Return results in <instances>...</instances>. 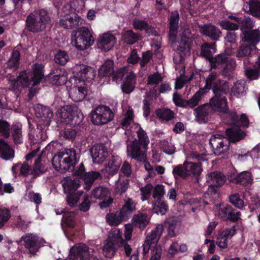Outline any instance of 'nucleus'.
Instances as JSON below:
<instances>
[{"mask_svg":"<svg viewBox=\"0 0 260 260\" xmlns=\"http://www.w3.org/2000/svg\"><path fill=\"white\" fill-rule=\"evenodd\" d=\"M134 117L131 107H123L121 126L125 131V135L127 137V153L133 158L138 161H144V166L148 172V177H153L156 175L154 169L149 162L145 161L147 146L149 140L140 126L134 123Z\"/></svg>","mask_w":260,"mask_h":260,"instance_id":"f257e3e1","label":"nucleus"},{"mask_svg":"<svg viewBox=\"0 0 260 260\" xmlns=\"http://www.w3.org/2000/svg\"><path fill=\"white\" fill-rule=\"evenodd\" d=\"M76 153L73 149H66L59 152L52 159V165L58 171H68L73 172L75 175L82 176L84 172V167L82 163L76 168Z\"/></svg>","mask_w":260,"mask_h":260,"instance_id":"f03ea898","label":"nucleus"},{"mask_svg":"<svg viewBox=\"0 0 260 260\" xmlns=\"http://www.w3.org/2000/svg\"><path fill=\"white\" fill-rule=\"evenodd\" d=\"M44 77L43 66L42 64L36 63L32 67V72L28 74L24 71L20 74L17 79L9 81L10 88L12 90L19 89L22 87H28L31 83V92H35L34 86L39 84Z\"/></svg>","mask_w":260,"mask_h":260,"instance_id":"7ed1b4c3","label":"nucleus"},{"mask_svg":"<svg viewBox=\"0 0 260 260\" xmlns=\"http://www.w3.org/2000/svg\"><path fill=\"white\" fill-rule=\"evenodd\" d=\"M229 139L219 134L213 135L210 140V144L215 155H220L226 153L229 149L230 141L237 142L242 139L245 135L239 133V128L228 129L226 131Z\"/></svg>","mask_w":260,"mask_h":260,"instance_id":"20e7f679","label":"nucleus"},{"mask_svg":"<svg viewBox=\"0 0 260 260\" xmlns=\"http://www.w3.org/2000/svg\"><path fill=\"white\" fill-rule=\"evenodd\" d=\"M163 230L164 225L162 224L157 225L150 235L147 236L143 245V252L144 254L147 253L149 249H151V257L150 260H160L162 250L161 247L157 243Z\"/></svg>","mask_w":260,"mask_h":260,"instance_id":"39448f33","label":"nucleus"},{"mask_svg":"<svg viewBox=\"0 0 260 260\" xmlns=\"http://www.w3.org/2000/svg\"><path fill=\"white\" fill-rule=\"evenodd\" d=\"M242 40L244 44L240 46L237 54L239 58L255 53V45L260 41L259 31L255 30L251 32L245 33Z\"/></svg>","mask_w":260,"mask_h":260,"instance_id":"423d86ee","label":"nucleus"},{"mask_svg":"<svg viewBox=\"0 0 260 260\" xmlns=\"http://www.w3.org/2000/svg\"><path fill=\"white\" fill-rule=\"evenodd\" d=\"M71 43L77 49L83 50L92 45L93 39L89 29L82 27L72 32Z\"/></svg>","mask_w":260,"mask_h":260,"instance_id":"0eeeda50","label":"nucleus"},{"mask_svg":"<svg viewBox=\"0 0 260 260\" xmlns=\"http://www.w3.org/2000/svg\"><path fill=\"white\" fill-rule=\"evenodd\" d=\"M50 22V17L47 12L44 10L39 12H35L28 16L26 19L27 28L32 32L41 31L46 25Z\"/></svg>","mask_w":260,"mask_h":260,"instance_id":"6e6552de","label":"nucleus"},{"mask_svg":"<svg viewBox=\"0 0 260 260\" xmlns=\"http://www.w3.org/2000/svg\"><path fill=\"white\" fill-rule=\"evenodd\" d=\"M124 241L120 230L116 228L112 229L103 247L104 255L107 257L113 256L115 251V246H122Z\"/></svg>","mask_w":260,"mask_h":260,"instance_id":"1a4fd4ad","label":"nucleus"},{"mask_svg":"<svg viewBox=\"0 0 260 260\" xmlns=\"http://www.w3.org/2000/svg\"><path fill=\"white\" fill-rule=\"evenodd\" d=\"M203 171L201 162H193L185 161L182 165L174 167L173 174L175 177H180L185 178L188 176L198 177Z\"/></svg>","mask_w":260,"mask_h":260,"instance_id":"9d476101","label":"nucleus"},{"mask_svg":"<svg viewBox=\"0 0 260 260\" xmlns=\"http://www.w3.org/2000/svg\"><path fill=\"white\" fill-rule=\"evenodd\" d=\"M212 86L214 93L221 91L223 93H227L229 90L228 85L224 81H221L218 74L215 72H211L206 78V85L202 88L205 92H208Z\"/></svg>","mask_w":260,"mask_h":260,"instance_id":"9b49d317","label":"nucleus"},{"mask_svg":"<svg viewBox=\"0 0 260 260\" xmlns=\"http://www.w3.org/2000/svg\"><path fill=\"white\" fill-rule=\"evenodd\" d=\"M56 116L61 123L75 125L79 124L80 121L83 118L82 114H78L77 111L75 112L70 106H66L59 109Z\"/></svg>","mask_w":260,"mask_h":260,"instance_id":"f8f14e48","label":"nucleus"},{"mask_svg":"<svg viewBox=\"0 0 260 260\" xmlns=\"http://www.w3.org/2000/svg\"><path fill=\"white\" fill-rule=\"evenodd\" d=\"M114 114L111 109L106 106H99L91 113V121L96 125H102L111 121Z\"/></svg>","mask_w":260,"mask_h":260,"instance_id":"ddd939ff","label":"nucleus"},{"mask_svg":"<svg viewBox=\"0 0 260 260\" xmlns=\"http://www.w3.org/2000/svg\"><path fill=\"white\" fill-rule=\"evenodd\" d=\"M69 90V94L72 100L76 102H80L85 99L87 94V85L85 81H82L77 77L71 79L73 82Z\"/></svg>","mask_w":260,"mask_h":260,"instance_id":"4468645a","label":"nucleus"},{"mask_svg":"<svg viewBox=\"0 0 260 260\" xmlns=\"http://www.w3.org/2000/svg\"><path fill=\"white\" fill-rule=\"evenodd\" d=\"M113 66L114 63L112 60L110 59L106 60L99 70V77L103 78L113 75V80L116 82L122 78L125 71L127 70V67H124L115 72L113 70Z\"/></svg>","mask_w":260,"mask_h":260,"instance_id":"2eb2a0df","label":"nucleus"},{"mask_svg":"<svg viewBox=\"0 0 260 260\" xmlns=\"http://www.w3.org/2000/svg\"><path fill=\"white\" fill-rule=\"evenodd\" d=\"M94 252L93 249L88 248L85 244L79 243L70 249L69 257L72 260H85Z\"/></svg>","mask_w":260,"mask_h":260,"instance_id":"dca6fc26","label":"nucleus"},{"mask_svg":"<svg viewBox=\"0 0 260 260\" xmlns=\"http://www.w3.org/2000/svg\"><path fill=\"white\" fill-rule=\"evenodd\" d=\"M217 208L218 212L216 215L223 220H230L235 221L240 219L241 216L240 212H235L229 204H220Z\"/></svg>","mask_w":260,"mask_h":260,"instance_id":"f3484780","label":"nucleus"},{"mask_svg":"<svg viewBox=\"0 0 260 260\" xmlns=\"http://www.w3.org/2000/svg\"><path fill=\"white\" fill-rule=\"evenodd\" d=\"M74 74H76L75 77H77L82 81L90 82L93 80L95 77V70L91 68L84 64L76 65L73 68Z\"/></svg>","mask_w":260,"mask_h":260,"instance_id":"a211bd4d","label":"nucleus"},{"mask_svg":"<svg viewBox=\"0 0 260 260\" xmlns=\"http://www.w3.org/2000/svg\"><path fill=\"white\" fill-rule=\"evenodd\" d=\"M225 94L221 91L217 92V94L214 93V96L210 101V105L214 110L223 112L228 110L227 101L224 95Z\"/></svg>","mask_w":260,"mask_h":260,"instance_id":"6ab92c4d","label":"nucleus"},{"mask_svg":"<svg viewBox=\"0 0 260 260\" xmlns=\"http://www.w3.org/2000/svg\"><path fill=\"white\" fill-rule=\"evenodd\" d=\"M109 190L104 187H96L92 191V196L93 198L104 200L99 204L101 208H106L112 203L113 200L112 198H109Z\"/></svg>","mask_w":260,"mask_h":260,"instance_id":"aec40b11","label":"nucleus"},{"mask_svg":"<svg viewBox=\"0 0 260 260\" xmlns=\"http://www.w3.org/2000/svg\"><path fill=\"white\" fill-rule=\"evenodd\" d=\"M93 162L101 164L105 161L108 155L107 148L103 144H95L90 150Z\"/></svg>","mask_w":260,"mask_h":260,"instance_id":"412c9836","label":"nucleus"},{"mask_svg":"<svg viewBox=\"0 0 260 260\" xmlns=\"http://www.w3.org/2000/svg\"><path fill=\"white\" fill-rule=\"evenodd\" d=\"M21 241H23L24 246L31 253H35L41 246L39 237L33 234L28 233L22 236Z\"/></svg>","mask_w":260,"mask_h":260,"instance_id":"4be33fe9","label":"nucleus"},{"mask_svg":"<svg viewBox=\"0 0 260 260\" xmlns=\"http://www.w3.org/2000/svg\"><path fill=\"white\" fill-rule=\"evenodd\" d=\"M115 42V38L113 35L106 32L99 36L97 40V45L99 48L106 52L114 47Z\"/></svg>","mask_w":260,"mask_h":260,"instance_id":"5701e85b","label":"nucleus"},{"mask_svg":"<svg viewBox=\"0 0 260 260\" xmlns=\"http://www.w3.org/2000/svg\"><path fill=\"white\" fill-rule=\"evenodd\" d=\"M181 41L179 46L177 49V53L180 54L181 57L189 54L190 48L189 41L190 40V31L188 29H185L180 34Z\"/></svg>","mask_w":260,"mask_h":260,"instance_id":"b1692460","label":"nucleus"},{"mask_svg":"<svg viewBox=\"0 0 260 260\" xmlns=\"http://www.w3.org/2000/svg\"><path fill=\"white\" fill-rule=\"evenodd\" d=\"M50 82L56 86L64 84L67 80V74L64 69L57 68L54 69L49 75Z\"/></svg>","mask_w":260,"mask_h":260,"instance_id":"393cba45","label":"nucleus"},{"mask_svg":"<svg viewBox=\"0 0 260 260\" xmlns=\"http://www.w3.org/2000/svg\"><path fill=\"white\" fill-rule=\"evenodd\" d=\"M122 160L118 156H113L109 161L107 165L103 170L104 175L107 177L117 173L121 164Z\"/></svg>","mask_w":260,"mask_h":260,"instance_id":"a878e982","label":"nucleus"},{"mask_svg":"<svg viewBox=\"0 0 260 260\" xmlns=\"http://www.w3.org/2000/svg\"><path fill=\"white\" fill-rule=\"evenodd\" d=\"M207 183L212 189V187L222 185L225 181V176L220 172H213L208 173L206 177Z\"/></svg>","mask_w":260,"mask_h":260,"instance_id":"bb28decb","label":"nucleus"},{"mask_svg":"<svg viewBox=\"0 0 260 260\" xmlns=\"http://www.w3.org/2000/svg\"><path fill=\"white\" fill-rule=\"evenodd\" d=\"M61 184L64 192L67 194L75 193L81 185L80 181L78 179H73L70 177H67L62 179Z\"/></svg>","mask_w":260,"mask_h":260,"instance_id":"cd10ccee","label":"nucleus"},{"mask_svg":"<svg viewBox=\"0 0 260 260\" xmlns=\"http://www.w3.org/2000/svg\"><path fill=\"white\" fill-rule=\"evenodd\" d=\"M35 111L37 117L42 118L46 125L49 124L53 113L49 108L38 105L35 107Z\"/></svg>","mask_w":260,"mask_h":260,"instance_id":"c85d7f7f","label":"nucleus"},{"mask_svg":"<svg viewBox=\"0 0 260 260\" xmlns=\"http://www.w3.org/2000/svg\"><path fill=\"white\" fill-rule=\"evenodd\" d=\"M127 67V70L125 71L124 73V75L127 73L125 80H124L123 84L122 86V91L126 93H129L134 89L135 85V76L131 70L129 69V67Z\"/></svg>","mask_w":260,"mask_h":260,"instance_id":"c756f323","label":"nucleus"},{"mask_svg":"<svg viewBox=\"0 0 260 260\" xmlns=\"http://www.w3.org/2000/svg\"><path fill=\"white\" fill-rule=\"evenodd\" d=\"M82 20L76 14L72 16H61L60 20V25L65 28H72L79 23H81Z\"/></svg>","mask_w":260,"mask_h":260,"instance_id":"7c9ffc66","label":"nucleus"},{"mask_svg":"<svg viewBox=\"0 0 260 260\" xmlns=\"http://www.w3.org/2000/svg\"><path fill=\"white\" fill-rule=\"evenodd\" d=\"M230 20H225L219 22L220 25L223 29L226 30H237L241 21V18L236 16L230 15L228 17Z\"/></svg>","mask_w":260,"mask_h":260,"instance_id":"2f4dec72","label":"nucleus"},{"mask_svg":"<svg viewBox=\"0 0 260 260\" xmlns=\"http://www.w3.org/2000/svg\"><path fill=\"white\" fill-rule=\"evenodd\" d=\"M235 234L234 228L225 229L218 236L216 243L221 248H225L228 245V239L231 238Z\"/></svg>","mask_w":260,"mask_h":260,"instance_id":"473e14b6","label":"nucleus"},{"mask_svg":"<svg viewBox=\"0 0 260 260\" xmlns=\"http://www.w3.org/2000/svg\"><path fill=\"white\" fill-rule=\"evenodd\" d=\"M133 25L136 29L145 30L146 32L149 35L156 36L157 35L154 29L144 20L136 18L133 20Z\"/></svg>","mask_w":260,"mask_h":260,"instance_id":"72a5a7b5","label":"nucleus"},{"mask_svg":"<svg viewBox=\"0 0 260 260\" xmlns=\"http://www.w3.org/2000/svg\"><path fill=\"white\" fill-rule=\"evenodd\" d=\"M179 20V14L177 12L174 11L171 13L170 18V39L173 42L176 39L177 29Z\"/></svg>","mask_w":260,"mask_h":260,"instance_id":"f704fd0d","label":"nucleus"},{"mask_svg":"<svg viewBox=\"0 0 260 260\" xmlns=\"http://www.w3.org/2000/svg\"><path fill=\"white\" fill-rule=\"evenodd\" d=\"M136 203L130 198H128L124 202V204L119 212L126 220L128 219L133 212L136 210Z\"/></svg>","mask_w":260,"mask_h":260,"instance_id":"c9c22d12","label":"nucleus"},{"mask_svg":"<svg viewBox=\"0 0 260 260\" xmlns=\"http://www.w3.org/2000/svg\"><path fill=\"white\" fill-rule=\"evenodd\" d=\"M201 31L203 34L214 40H218L221 34L219 29L212 24L205 25Z\"/></svg>","mask_w":260,"mask_h":260,"instance_id":"e433bc0d","label":"nucleus"},{"mask_svg":"<svg viewBox=\"0 0 260 260\" xmlns=\"http://www.w3.org/2000/svg\"><path fill=\"white\" fill-rule=\"evenodd\" d=\"M244 10L253 16L260 17V0H252L244 6Z\"/></svg>","mask_w":260,"mask_h":260,"instance_id":"4c0bfd02","label":"nucleus"},{"mask_svg":"<svg viewBox=\"0 0 260 260\" xmlns=\"http://www.w3.org/2000/svg\"><path fill=\"white\" fill-rule=\"evenodd\" d=\"M230 116L232 120L231 124H233V126L231 128H230L229 129L238 127L239 128V133H243L245 135V134L243 132H242L239 128V125L240 124L244 126H247L248 125V122L246 115L242 114L240 118L239 121H238V117L236 113L233 112L230 114Z\"/></svg>","mask_w":260,"mask_h":260,"instance_id":"58836bf2","label":"nucleus"},{"mask_svg":"<svg viewBox=\"0 0 260 260\" xmlns=\"http://www.w3.org/2000/svg\"><path fill=\"white\" fill-rule=\"evenodd\" d=\"M14 156L13 150L5 141L0 139V157L8 160Z\"/></svg>","mask_w":260,"mask_h":260,"instance_id":"ea45409f","label":"nucleus"},{"mask_svg":"<svg viewBox=\"0 0 260 260\" xmlns=\"http://www.w3.org/2000/svg\"><path fill=\"white\" fill-rule=\"evenodd\" d=\"M150 216L145 213H140L133 218V224L140 228H145L149 222Z\"/></svg>","mask_w":260,"mask_h":260,"instance_id":"a19ab883","label":"nucleus"},{"mask_svg":"<svg viewBox=\"0 0 260 260\" xmlns=\"http://www.w3.org/2000/svg\"><path fill=\"white\" fill-rule=\"evenodd\" d=\"M106 219L107 222L112 226L118 225L122 222L126 220L119 211L108 214L106 215Z\"/></svg>","mask_w":260,"mask_h":260,"instance_id":"79ce46f5","label":"nucleus"},{"mask_svg":"<svg viewBox=\"0 0 260 260\" xmlns=\"http://www.w3.org/2000/svg\"><path fill=\"white\" fill-rule=\"evenodd\" d=\"M100 176L101 175L98 172L91 171L85 173L83 176L84 188L86 190H89L94 180L99 178Z\"/></svg>","mask_w":260,"mask_h":260,"instance_id":"37998d69","label":"nucleus"},{"mask_svg":"<svg viewBox=\"0 0 260 260\" xmlns=\"http://www.w3.org/2000/svg\"><path fill=\"white\" fill-rule=\"evenodd\" d=\"M122 38L127 44H134L140 39L141 36L139 34L135 33L132 30L129 29L123 32Z\"/></svg>","mask_w":260,"mask_h":260,"instance_id":"c03bdc74","label":"nucleus"},{"mask_svg":"<svg viewBox=\"0 0 260 260\" xmlns=\"http://www.w3.org/2000/svg\"><path fill=\"white\" fill-rule=\"evenodd\" d=\"M202 88H200L193 96L189 100L186 101V107L193 108L198 105L202 98L206 93Z\"/></svg>","mask_w":260,"mask_h":260,"instance_id":"a18cd8bd","label":"nucleus"},{"mask_svg":"<svg viewBox=\"0 0 260 260\" xmlns=\"http://www.w3.org/2000/svg\"><path fill=\"white\" fill-rule=\"evenodd\" d=\"M216 49L215 43L212 44H204L202 46L201 54L209 61L213 58L212 54L216 52Z\"/></svg>","mask_w":260,"mask_h":260,"instance_id":"49530a36","label":"nucleus"},{"mask_svg":"<svg viewBox=\"0 0 260 260\" xmlns=\"http://www.w3.org/2000/svg\"><path fill=\"white\" fill-rule=\"evenodd\" d=\"M246 87L244 81H239L235 83L232 90V94L237 98H240L245 95Z\"/></svg>","mask_w":260,"mask_h":260,"instance_id":"de8ad7c7","label":"nucleus"},{"mask_svg":"<svg viewBox=\"0 0 260 260\" xmlns=\"http://www.w3.org/2000/svg\"><path fill=\"white\" fill-rule=\"evenodd\" d=\"M252 181L251 173L248 171H244L239 174L235 178L236 183L242 185L251 183Z\"/></svg>","mask_w":260,"mask_h":260,"instance_id":"09e8293b","label":"nucleus"},{"mask_svg":"<svg viewBox=\"0 0 260 260\" xmlns=\"http://www.w3.org/2000/svg\"><path fill=\"white\" fill-rule=\"evenodd\" d=\"M19 52L17 50H14L12 56L7 64V69H10L15 70L18 67L19 60Z\"/></svg>","mask_w":260,"mask_h":260,"instance_id":"8fccbe9b","label":"nucleus"},{"mask_svg":"<svg viewBox=\"0 0 260 260\" xmlns=\"http://www.w3.org/2000/svg\"><path fill=\"white\" fill-rule=\"evenodd\" d=\"M208 105H204L196 109V116L201 122H205L208 119Z\"/></svg>","mask_w":260,"mask_h":260,"instance_id":"3c124183","label":"nucleus"},{"mask_svg":"<svg viewBox=\"0 0 260 260\" xmlns=\"http://www.w3.org/2000/svg\"><path fill=\"white\" fill-rule=\"evenodd\" d=\"M156 114L159 119L165 121L171 120L174 116V112L168 109H158L156 111Z\"/></svg>","mask_w":260,"mask_h":260,"instance_id":"603ef678","label":"nucleus"},{"mask_svg":"<svg viewBox=\"0 0 260 260\" xmlns=\"http://www.w3.org/2000/svg\"><path fill=\"white\" fill-rule=\"evenodd\" d=\"M153 210L157 214L164 215L168 210L167 204L161 200H157L153 204Z\"/></svg>","mask_w":260,"mask_h":260,"instance_id":"864d4df0","label":"nucleus"},{"mask_svg":"<svg viewBox=\"0 0 260 260\" xmlns=\"http://www.w3.org/2000/svg\"><path fill=\"white\" fill-rule=\"evenodd\" d=\"M21 128L22 125L20 123H17L12 127V136L15 143L19 144L22 142Z\"/></svg>","mask_w":260,"mask_h":260,"instance_id":"5fc2aeb1","label":"nucleus"},{"mask_svg":"<svg viewBox=\"0 0 260 260\" xmlns=\"http://www.w3.org/2000/svg\"><path fill=\"white\" fill-rule=\"evenodd\" d=\"M226 56L224 55H219L215 58H212L210 60L212 68H218L222 70L225 63Z\"/></svg>","mask_w":260,"mask_h":260,"instance_id":"6e6d98bb","label":"nucleus"},{"mask_svg":"<svg viewBox=\"0 0 260 260\" xmlns=\"http://www.w3.org/2000/svg\"><path fill=\"white\" fill-rule=\"evenodd\" d=\"M83 191L79 190L75 193H68L67 201L68 205L71 207L75 206L79 201L80 197L82 196Z\"/></svg>","mask_w":260,"mask_h":260,"instance_id":"4d7b16f0","label":"nucleus"},{"mask_svg":"<svg viewBox=\"0 0 260 260\" xmlns=\"http://www.w3.org/2000/svg\"><path fill=\"white\" fill-rule=\"evenodd\" d=\"M129 187V181L127 179H122L120 178L115 187V191L117 193L121 194L128 188Z\"/></svg>","mask_w":260,"mask_h":260,"instance_id":"13d9d810","label":"nucleus"},{"mask_svg":"<svg viewBox=\"0 0 260 260\" xmlns=\"http://www.w3.org/2000/svg\"><path fill=\"white\" fill-rule=\"evenodd\" d=\"M177 223V218L174 217L169 218L165 222V225H168V234L171 237H174L175 235V229Z\"/></svg>","mask_w":260,"mask_h":260,"instance_id":"bf43d9fd","label":"nucleus"},{"mask_svg":"<svg viewBox=\"0 0 260 260\" xmlns=\"http://www.w3.org/2000/svg\"><path fill=\"white\" fill-rule=\"evenodd\" d=\"M67 53L63 51H59L55 55L54 60L56 63L61 65L65 64L69 60Z\"/></svg>","mask_w":260,"mask_h":260,"instance_id":"052dcab7","label":"nucleus"},{"mask_svg":"<svg viewBox=\"0 0 260 260\" xmlns=\"http://www.w3.org/2000/svg\"><path fill=\"white\" fill-rule=\"evenodd\" d=\"M240 26H241V29L243 32V37H244L245 33L251 32L253 31V30L249 31V29L254 26L253 21L250 18H247L245 21H243L241 19Z\"/></svg>","mask_w":260,"mask_h":260,"instance_id":"680f3d73","label":"nucleus"},{"mask_svg":"<svg viewBox=\"0 0 260 260\" xmlns=\"http://www.w3.org/2000/svg\"><path fill=\"white\" fill-rule=\"evenodd\" d=\"M236 35L234 32H229L225 37V45L227 47L235 48L236 46Z\"/></svg>","mask_w":260,"mask_h":260,"instance_id":"e2e57ef3","label":"nucleus"},{"mask_svg":"<svg viewBox=\"0 0 260 260\" xmlns=\"http://www.w3.org/2000/svg\"><path fill=\"white\" fill-rule=\"evenodd\" d=\"M230 201L232 204L239 209H242L244 207V202L240 198L238 194H234L231 196Z\"/></svg>","mask_w":260,"mask_h":260,"instance_id":"0e129e2a","label":"nucleus"},{"mask_svg":"<svg viewBox=\"0 0 260 260\" xmlns=\"http://www.w3.org/2000/svg\"><path fill=\"white\" fill-rule=\"evenodd\" d=\"M62 221L64 222V225L69 228H73L75 225L74 221V215L73 213H64Z\"/></svg>","mask_w":260,"mask_h":260,"instance_id":"69168bd1","label":"nucleus"},{"mask_svg":"<svg viewBox=\"0 0 260 260\" xmlns=\"http://www.w3.org/2000/svg\"><path fill=\"white\" fill-rule=\"evenodd\" d=\"M165 194L164 186L162 185H156L153 190V198L157 200H161Z\"/></svg>","mask_w":260,"mask_h":260,"instance_id":"338daca9","label":"nucleus"},{"mask_svg":"<svg viewBox=\"0 0 260 260\" xmlns=\"http://www.w3.org/2000/svg\"><path fill=\"white\" fill-rule=\"evenodd\" d=\"M0 136L5 138L10 136V125L5 121L0 120Z\"/></svg>","mask_w":260,"mask_h":260,"instance_id":"774afa93","label":"nucleus"}]
</instances>
